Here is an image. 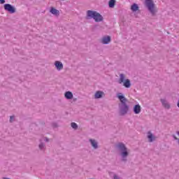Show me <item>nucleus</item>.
Segmentation results:
<instances>
[{
	"mask_svg": "<svg viewBox=\"0 0 179 179\" xmlns=\"http://www.w3.org/2000/svg\"><path fill=\"white\" fill-rule=\"evenodd\" d=\"M115 149L118 152L121 162H122V163H127L131 153L129 148L127 147L125 143L120 142L115 145Z\"/></svg>",
	"mask_w": 179,
	"mask_h": 179,
	"instance_id": "f257e3e1",
	"label": "nucleus"
},
{
	"mask_svg": "<svg viewBox=\"0 0 179 179\" xmlns=\"http://www.w3.org/2000/svg\"><path fill=\"white\" fill-rule=\"evenodd\" d=\"M145 6L148 9V12L151 13L152 16H156V13H157L158 10L153 0H145Z\"/></svg>",
	"mask_w": 179,
	"mask_h": 179,
	"instance_id": "f03ea898",
	"label": "nucleus"
},
{
	"mask_svg": "<svg viewBox=\"0 0 179 179\" xmlns=\"http://www.w3.org/2000/svg\"><path fill=\"white\" fill-rule=\"evenodd\" d=\"M87 19H94V22L97 23L103 22V15L99 13L97 11L94 10H87Z\"/></svg>",
	"mask_w": 179,
	"mask_h": 179,
	"instance_id": "7ed1b4c3",
	"label": "nucleus"
},
{
	"mask_svg": "<svg viewBox=\"0 0 179 179\" xmlns=\"http://www.w3.org/2000/svg\"><path fill=\"white\" fill-rule=\"evenodd\" d=\"M118 83H120V85H123L124 87H126V89H129L131 86V80L126 78L125 74L124 73H120L119 75Z\"/></svg>",
	"mask_w": 179,
	"mask_h": 179,
	"instance_id": "20e7f679",
	"label": "nucleus"
},
{
	"mask_svg": "<svg viewBox=\"0 0 179 179\" xmlns=\"http://www.w3.org/2000/svg\"><path fill=\"white\" fill-rule=\"evenodd\" d=\"M129 111V106L127 103H119V113L121 115H127Z\"/></svg>",
	"mask_w": 179,
	"mask_h": 179,
	"instance_id": "39448f33",
	"label": "nucleus"
},
{
	"mask_svg": "<svg viewBox=\"0 0 179 179\" xmlns=\"http://www.w3.org/2000/svg\"><path fill=\"white\" fill-rule=\"evenodd\" d=\"M117 99H118L119 101L120 102V104H126L128 101V99L125 97V95L122 92H118L116 94Z\"/></svg>",
	"mask_w": 179,
	"mask_h": 179,
	"instance_id": "423d86ee",
	"label": "nucleus"
},
{
	"mask_svg": "<svg viewBox=\"0 0 179 179\" xmlns=\"http://www.w3.org/2000/svg\"><path fill=\"white\" fill-rule=\"evenodd\" d=\"M160 101L162 107H164V108H165L166 110H170V108H171V105L170 104V102H169V101H167L166 98H162L160 99Z\"/></svg>",
	"mask_w": 179,
	"mask_h": 179,
	"instance_id": "0eeeda50",
	"label": "nucleus"
},
{
	"mask_svg": "<svg viewBox=\"0 0 179 179\" xmlns=\"http://www.w3.org/2000/svg\"><path fill=\"white\" fill-rule=\"evenodd\" d=\"M147 139H148V142H149L150 143H152L155 142L156 139H157V137L152 131H148Z\"/></svg>",
	"mask_w": 179,
	"mask_h": 179,
	"instance_id": "6e6552de",
	"label": "nucleus"
},
{
	"mask_svg": "<svg viewBox=\"0 0 179 179\" xmlns=\"http://www.w3.org/2000/svg\"><path fill=\"white\" fill-rule=\"evenodd\" d=\"M89 142L90 143V145L94 149V150H97V149H99V141H97V140L94 138H90Z\"/></svg>",
	"mask_w": 179,
	"mask_h": 179,
	"instance_id": "1a4fd4ad",
	"label": "nucleus"
},
{
	"mask_svg": "<svg viewBox=\"0 0 179 179\" xmlns=\"http://www.w3.org/2000/svg\"><path fill=\"white\" fill-rule=\"evenodd\" d=\"M4 9L9 13H15L16 12V8L9 3L4 4Z\"/></svg>",
	"mask_w": 179,
	"mask_h": 179,
	"instance_id": "9d476101",
	"label": "nucleus"
},
{
	"mask_svg": "<svg viewBox=\"0 0 179 179\" xmlns=\"http://www.w3.org/2000/svg\"><path fill=\"white\" fill-rule=\"evenodd\" d=\"M101 44H110L111 43V36H104L101 39Z\"/></svg>",
	"mask_w": 179,
	"mask_h": 179,
	"instance_id": "9b49d317",
	"label": "nucleus"
},
{
	"mask_svg": "<svg viewBox=\"0 0 179 179\" xmlns=\"http://www.w3.org/2000/svg\"><path fill=\"white\" fill-rule=\"evenodd\" d=\"M55 66L57 71H62L64 69V64L59 61L55 62Z\"/></svg>",
	"mask_w": 179,
	"mask_h": 179,
	"instance_id": "f8f14e48",
	"label": "nucleus"
},
{
	"mask_svg": "<svg viewBox=\"0 0 179 179\" xmlns=\"http://www.w3.org/2000/svg\"><path fill=\"white\" fill-rule=\"evenodd\" d=\"M141 110L142 108L141 107V105L139 103L135 105L133 107V113H134V114H141Z\"/></svg>",
	"mask_w": 179,
	"mask_h": 179,
	"instance_id": "ddd939ff",
	"label": "nucleus"
},
{
	"mask_svg": "<svg viewBox=\"0 0 179 179\" xmlns=\"http://www.w3.org/2000/svg\"><path fill=\"white\" fill-rule=\"evenodd\" d=\"M64 97L66 100H72L73 99V94L71 91H67L64 93Z\"/></svg>",
	"mask_w": 179,
	"mask_h": 179,
	"instance_id": "4468645a",
	"label": "nucleus"
},
{
	"mask_svg": "<svg viewBox=\"0 0 179 179\" xmlns=\"http://www.w3.org/2000/svg\"><path fill=\"white\" fill-rule=\"evenodd\" d=\"M104 96V92L103 91H96L94 95V99H102Z\"/></svg>",
	"mask_w": 179,
	"mask_h": 179,
	"instance_id": "2eb2a0df",
	"label": "nucleus"
},
{
	"mask_svg": "<svg viewBox=\"0 0 179 179\" xmlns=\"http://www.w3.org/2000/svg\"><path fill=\"white\" fill-rule=\"evenodd\" d=\"M50 12L52 13V15H54V16H59V10H57V8L54 7L50 8Z\"/></svg>",
	"mask_w": 179,
	"mask_h": 179,
	"instance_id": "dca6fc26",
	"label": "nucleus"
},
{
	"mask_svg": "<svg viewBox=\"0 0 179 179\" xmlns=\"http://www.w3.org/2000/svg\"><path fill=\"white\" fill-rule=\"evenodd\" d=\"M38 149L40 150H41L42 152H45V144L43 142H41L38 144Z\"/></svg>",
	"mask_w": 179,
	"mask_h": 179,
	"instance_id": "f3484780",
	"label": "nucleus"
},
{
	"mask_svg": "<svg viewBox=\"0 0 179 179\" xmlns=\"http://www.w3.org/2000/svg\"><path fill=\"white\" fill-rule=\"evenodd\" d=\"M138 9H139V6H138V4H136V3H134L131 6V10H132V12H136V10H138Z\"/></svg>",
	"mask_w": 179,
	"mask_h": 179,
	"instance_id": "a211bd4d",
	"label": "nucleus"
},
{
	"mask_svg": "<svg viewBox=\"0 0 179 179\" xmlns=\"http://www.w3.org/2000/svg\"><path fill=\"white\" fill-rule=\"evenodd\" d=\"M115 0H110L108 1V6L109 8H114V6H115Z\"/></svg>",
	"mask_w": 179,
	"mask_h": 179,
	"instance_id": "6ab92c4d",
	"label": "nucleus"
},
{
	"mask_svg": "<svg viewBox=\"0 0 179 179\" xmlns=\"http://www.w3.org/2000/svg\"><path fill=\"white\" fill-rule=\"evenodd\" d=\"M71 126L73 129H78V124L75 122H71Z\"/></svg>",
	"mask_w": 179,
	"mask_h": 179,
	"instance_id": "aec40b11",
	"label": "nucleus"
},
{
	"mask_svg": "<svg viewBox=\"0 0 179 179\" xmlns=\"http://www.w3.org/2000/svg\"><path fill=\"white\" fill-rule=\"evenodd\" d=\"M13 121H15V116H10V122H13Z\"/></svg>",
	"mask_w": 179,
	"mask_h": 179,
	"instance_id": "412c9836",
	"label": "nucleus"
},
{
	"mask_svg": "<svg viewBox=\"0 0 179 179\" xmlns=\"http://www.w3.org/2000/svg\"><path fill=\"white\" fill-rule=\"evenodd\" d=\"M43 140H44L45 142H50V138H49L44 137V138H43Z\"/></svg>",
	"mask_w": 179,
	"mask_h": 179,
	"instance_id": "4be33fe9",
	"label": "nucleus"
},
{
	"mask_svg": "<svg viewBox=\"0 0 179 179\" xmlns=\"http://www.w3.org/2000/svg\"><path fill=\"white\" fill-rule=\"evenodd\" d=\"M113 179H120V177H118V176L115 175V176H113Z\"/></svg>",
	"mask_w": 179,
	"mask_h": 179,
	"instance_id": "5701e85b",
	"label": "nucleus"
},
{
	"mask_svg": "<svg viewBox=\"0 0 179 179\" xmlns=\"http://www.w3.org/2000/svg\"><path fill=\"white\" fill-rule=\"evenodd\" d=\"M5 3V0H0V3Z\"/></svg>",
	"mask_w": 179,
	"mask_h": 179,
	"instance_id": "b1692460",
	"label": "nucleus"
},
{
	"mask_svg": "<svg viewBox=\"0 0 179 179\" xmlns=\"http://www.w3.org/2000/svg\"><path fill=\"white\" fill-rule=\"evenodd\" d=\"M61 1H65V0H61Z\"/></svg>",
	"mask_w": 179,
	"mask_h": 179,
	"instance_id": "393cba45",
	"label": "nucleus"
}]
</instances>
